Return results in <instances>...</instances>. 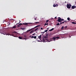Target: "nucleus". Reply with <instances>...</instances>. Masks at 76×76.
Returning a JSON list of instances; mask_svg holds the SVG:
<instances>
[{
	"label": "nucleus",
	"mask_w": 76,
	"mask_h": 76,
	"mask_svg": "<svg viewBox=\"0 0 76 76\" xmlns=\"http://www.w3.org/2000/svg\"><path fill=\"white\" fill-rule=\"evenodd\" d=\"M26 37V35L24 36V37Z\"/></svg>",
	"instance_id": "nucleus-45"
},
{
	"label": "nucleus",
	"mask_w": 76,
	"mask_h": 76,
	"mask_svg": "<svg viewBox=\"0 0 76 76\" xmlns=\"http://www.w3.org/2000/svg\"><path fill=\"white\" fill-rule=\"evenodd\" d=\"M45 32V31H44V32H41V33L42 34H43Z\"/></svg>",
	"instance_id": "nucleus-38"
},
{
	"label": "nucleus",
	"mask_w": 76,
	"mask_h": 76,
	"mask_svg": "<svg viewBox=\"0 0 76 76\" xmlns=\"http://www.w3.org/2000/svg\"><path fill=\"white\" fill-rule=\"evenodd\" d=\"M21 26V25H18V27H20V26Z\"/></svg>",
	"instance_id": "nucleus-32"
},
{
	"label": "nucleus",
	"mask_w": 76,
	"mask_h": 76,
	"mask_svg": "<svg viewBox=\"0 0 76 76\" xmlns=\"http://www.w3.org/2000/svg\"><path fill=\"white\" fill-rule=\"evenodd\" d=\"M50 41H53V39H51V40H50Z\"/></svg>",
	"instance_id": "nucleus-46"
},
{
	"label": "nucleus",
	"mask_w": 76,
	"mask_h": 76,
	"mask_svg": "<svg viewBox=\"0 0 76 76\" xmlns=\"http://www.w3.org/2000/svg\"><path fill=\"white\" fill-rule=\"evenodd\" d=\"M39 23V22H36L35 23H23V24L24 25H27L28 24H37V23Z\"/></svg>",
	"instance_id": "nucleus-1"
},
{
	"label": "nucleus",
	"mask_w": 76,
	"mask_h": 76,
	"mask_svg": "<svg viewBox=\"0 0 76 76\" xmlns=\"http://www.w3.org/2000/svg\"><path fill=\"white\" fill-rule=\"evenodd\" d=\"M37 28L36 26L35 27H34V28Z\"/></svg>",
	"instance_id": "nucleus-40"
},
{
	"label": "nucleus",
	"mask_w": 76,
	"mask_h": 76,
	"mask_svg": "<svg viewBox=\"0 0 76 76\" xmlns=\"http://www.w3.org/2000/svg\"><path fill=\"white\" fill-rule=\"evenodd\" d=\"M45 32H47L48 31V30H45Z\"/></svg>",
	"instance_id": "nucleus-33"
},
{
	"label": "nucleus",
	"mask_w": 76,
	"mask_h": 76,
	"mask_svg": "<svg viewBox=\"0 0 76 76\" xmlns=\"http://www.w3.org/2000/svg\"><path fill=\"white\" fill-rule=\"evenodd\" d=\"M72 24H76V23H75L74 22H72Z\"/></svg>",
	"instance_id": "nucleus-21"
},
{
	"label": "nucleus",
	"mask_w": 76,
	"mask_h": 76,
	"mask_svg": "<svg viewBox=\"0 0 76 76\" xmlns=\"http://www.w3.org/2000/svg\"><path fill=\"white\" fill-rule=\"evenodd\" d=\"M67 27V26H65V27H64V28H65V29Z\"/></svg>",
	"instance_id": "nucleus-30"
},
{
	"label": "nucleus",
	"mask_w": 76,
	"mask_h": 76,
	"mask_svg": "<svg viewBox=\"0 0 76 76\" xmlns=\"http://www.w3.org/2000/svg\"><path fill=\"white\" fill-rule=\"evenodd\" d=\"M60 25V24L59 23H57V24H56V25Z\"/></svg>",
	"instance_id": "nucleus-31"
},
{
	"label": "nucleus",
	"mask_w": 76,
	"mask_h": 76,
	"mask_svg": "<svg viewBox=\"0 0 76 76\" xmlns=\"http://www.w3.org/2000/svg\"><path fill=\"white\" fill-rule=\"evenodd\" d=\"M34 34H35V33H34V34H32V35H34Z\"/></svg>",
	"instance_id": "nucleus-43"
},
{
	"label": "nucleus",
	"mask_w": 76,
	"mask_h": 76,
	"mask_svg": "<svg viewBox=\"0 0 76 76\" xmlns=\"http://www.w3.org/2000/svg\"><path fill=\"white\" fill-rule=\"evenodd\" d=\"M34 30H33L31 31L30 32V34H31L32 33H33L34 32Z\"/></svg>",
	"instance_id": "nucleus-15"
},
{
	"label": "nucleus",
	"mask_w": 76,
	"mask_h": 76,
	"mask_svg": "<svg viewBox=\"0 0 76 76\" xmlns=\"http://www.w3.org/2000/svg\"><path fill=\"white\" fill-rule=\"evenodd\" d=\"M1 33V34H3L4 35H5L6 33L4 31H0V33Z\"/></svg>",
	"instance_id": "nucleus-6"
},
{
	"label": "nucleus",
	"mask_w": 76,
	"mask_h": 76,
	"mask_svg": "<svg viewBox=\"0 0 76 76\" xmlns=\"http://www.w3.org/2000/svg\"><path fill=\"white\" fill-rule=\"evenodd\" d=\"M41 29L42 30H43V28H42V27Z\"/></svg>",
	"instance_id": "nucleus-34"
},
{
	"label": "nucleus",
	"mask_w": 76,
	"mask_h": 76,
	"mask_svg": "<svg viewBox=\"0 0 76 76\" xmlns=\"http://www.w3.org/2000/svg\"><path fill=\"white\" fill-rule=\"evenodd\" d=\"M18 23L16 24V25H18Z\"/></svg>",
	"instance_id": "nucleus-52"
},
{
	"label": "nucleus",
	"mask_w": 76,
	"mask_h": 76,
	"mask_svg": "<svg viewBox=\"0 0 76 76\" xmlns=\"http://www.w3.org/2000/svg\"><path fill=\"white\" fill-rule=\"evenodd\" d=\"M71 6L72 5L70 4H68L66 5V7L68 9H70L71 8L70 7H71Z\"/></svg>",
	"instance_id": "nucleus-4"
},
{
	"label": "nucleus",
	"mask_w": 76,
	"mask_h": 76,
	"mask_svg": "<svg viewBox=\"0 0 76 76\" xmlns=\"http://www.w3.org/2000/svg\"><path fill=\"white\" fill-rule=\"evenodd\" d=\"M19 39H22V38L20 37H19Z\"/></svg>",
	"instance_id": "nucleus-22"
},
{
	"label": "nucleus",
	"mask_w": 76,
	"mask_h": 76,
	"mask_svg": "<svg viewBox=\"0 0 76 76\" xmlns=\"http://www.w3.org/2000/svg\"><path fill=\"white\" fill-rule=\"evenodd\" d=\"M55 19H57V18L56 17H55Z\"/></svg>",
	"instance_id": "nucleus-41"
},
{
	"label": "nucleus",
	"mask_w": 76,
	"mask_h": 76,
	"mask_svg": "<svg viewBox=\"0 0 76 76\" xmlns=\"http://www.w3.org/2000/svg\"><path fill=\"white\" fill-rule=\"evenodd\" d=\"M25 29V28H21V29L23 30Z\"/></svg>",
	"instance_id": "nucleus-17"
},
{
	"label": "nucleus",
	"mask_w": 76,
	"mask_h": 76,
	"mask_svg": "<svg viewBox=\"0 0 76 76\" xmlns=\"http://www.w3.org/2000/svg\"><path fill=\"white\" fill-rule=\"evenodd\" d=\"M37 27V28L39 27V26H40V25H38L37 26H36Z\"/></svg>",
	"instance_id": "nucleus-23"
},
{
	"label": "nucleus",
	"mask_w": 76,
	"mask_h": 76,
	"mask_svg": "<svg viewBox=\"0 0 76 76\" xmlns=\"http://www.w3.org/2000/svg\"><path fill=\"white\" fill-rule=\"evenodd\" d=\"M16 28V26H14L12 28V29H15V28Z\"/></svg>",
	"instance_id": "nucleus-16"
},
{
	"label": "nucleus",
	"mask_w": 76,
	"mask_h": 76,
	"mask_svg": "<svg viewBox=\"0 0 76 76\" xmlns=\"http://www.w3.org/2000/svg\"><path fill=\"white\" fill-rule=\"evenodd\" d=\"M38 28H37L36 29H35V30H34V31H37V30H38Z\"/></svg>",
	"instance_id": "nucleus-19"
},
{
	"label": "nucleus",
	"mask_w": 76,
	"mask_h": 76,
	"mask_svg": "<svg viewBox=\"0 0 76 76\" xmlns=\"http://www.w3.org/2000/svg\"><path fill=\"white\" fill-rule=\"evenodd\" d=\"M42 37V36L41 35H40L39 36H38V38H39V39H40L41 40V39Z\"/></svg>",
	"instance_id": "nucleus-11"
},
{
	"label": "nucleus",
	"mask_w": 76,
	"mask_h": 76,
	"mask_svg": "<svg viewBox=\"0 0 76 76\" xmlns=\"http://www.w3.org/2000/svg\"><path fill=\"white\" fill-rule=\"evenodd\" d=\"M64 28V26H63L61 27V30H62L63 28Z\"/></svg>",
	"instance_id": "nucleus-24"
},
{
	"label": "nucleus",
	"mask_w": 76,
	"mask_h": 76,
	"mask_svg": "<svg viewBox=\"0 0 76 76\" xmlns=\"http://www.w3.org/2000/svg\"><path fill=\"white\" fill-rule=\"evenodd\" d=\"M70 18H67V20H68L70 21L69 19H70Z\"/></svg>",
	"instance_id": "nucleus-25"
},
{
	"label": "nucleus",
	"mask_w": 76,
	"mask_h": 76,
	"mask_svg": "<svg viewBox=\"0 0 76 76\" xmlns=\"http://www.w3.org/2000/svg\"><path fill=\"white\" fill-rule=\"evenodd\" d=\"M42 39L43 40V42H46L47 41L48 42H50V40H48L47 39V40L44 39V37H42Z\"/></svg>",
	"instance_id": "nucleus-2"
},
{
	"label": "nucleus",
	"mask_w": 76,
	"mask_h": 76,
	"mask_svg": "<svg viewBox=\"0 0 76 76\" xmlns=\"http://www.w3.org/2000/svg\"><path fill=\"white\" fill-rule=\"evenodd\" d=\"M36 19H36V18H34V20H36Z\"/></svg>",
	"instance_id": "nucleus-44"
},
{
	"label": "nucleus",
	"mask_w": 76,
	"mask_h": 76,
	"mask_svg": "<svg viewBox=\"0 0 76 76\" xmlns=\"http://www.w3.org/2000/svg\"><path fill=\"white\" fill-rule=\"evenodd\" d=\"M24 39H25L26 40L27 38H24Z\"/></svg>",
	"instance_id": "nucleus-39"
},
{
	"label": "nucleus",
	"mask_w": 76,
	"mask_h": 76,
	"mask_svg": "<svg viewBox=\"0 0 76 76\" xmlns=\"http://www.w3.org/2000/svg\"><path fill=\"white\" fill-rule=\"evenodd\" d=\"M31 37L29 36V37Z\"/></svg>",
	"instance_id": "nucleus-51"
},
{
	"label": "nucleus",
	"mask_w": 76,
	"mask_h": 76,
	"mask_svg": "<svg viewBox=\"0 0 76 76\" xmlns=\"http://www.w3.org/2000/svg\"><path fill=\"white\" fill-rule=\"evenodd\" d=\"M4 21H5V20H4V21H3V23H4Z\"/></svg>",
	"instance_id": "nucleus-47"
},
{
	"label": "nucleus",
	"mask_w": 76,
	"mask_h": 76,
	"mask_svg": "<svg viewBox=\"0 0 76 76\" xmlns=\"http://www.w3.org/2000/svg\"><path fill=\"white\" fill-rule=\"evenodd\" d=\"M76 8V6H75V5H73L72 6V7H71V8L73 9H74L75 8Z\"/></svg>",
	"instance_id": "nucleus-7"
},
{
	"label": "nucleus",
	"mask_w": 76,
	"mask_h": 76,
	"mask_svg": "<svg viewBox=\"0 0 76 76\" xmlns=\"http://www.w3.org/2000/svg\"><path fill=\"white\" fill-rule=\"evenodd\" d=\"M31 31V30H27V32H30Z\"/></svg>",
	"instance_id": "nucleus-20"
},
{
	"label": "nucleus",
	"mask_w": 76,
	"mask_h": 76,
	"mask_svg": "<svg viewBox=\"0 0 76 76\" xmlns=\"http://www.w3.org/2000/svg\"><path fill=\"white\" fill-rule=\"evenodd\" d=\"M48 29V28H47V29Z\"/></svg>",
	"instance_id": "nucleus-53"
},
{
	"label": "nucleus",
	"mask_w": 76,
	"mask_h": 76,
	"mask_svg": "<svg viewBox=\"0 0 76 76\" xmlns=\"http://www.w3.org/2000/svg\"><path fill=\"white\" fill-rule=\"evenodd\" d=\"M58 22H62L63 20H64V19H61L60 17H58Z\"/></svg>",
	"instance_id": "nucleus-3"
},
{
	"label": "nucleus",
	"mask_w": 76,
	"mask_h": 76,
	"mask_svg": "<svg viewBox=\"0 0 76 76\" xmlns=\"http://www.w3.org/2000/svg\"><path fill=\"white\" fill-rule=\"evenodd\" d=\"M48 37L47 36H45L44 37V39H45V40H47V39H48Z\"/></svg>",
	"instance_id": "nucleus-8"
},
{
	"label": "nucleus",
	"mask_w": 76,
	"mask_h": 76,
	"mask_svg": "<svg viewBox=\"0 0 76 76\" xmlns=\"http://www.w3.org/2000/svg\"><path fill=\"white\" fill-rule=\"evenodd\" d=\"M12 33L16 34L17 33V32L14 31H13Z\"/></svg>",
	"instance_id": "nucleus-14"
},
{
	"label": "nucleus",
	"mask_w": 76,
	"mask_h": 76,
	"mask_svg": "<svg viewBox=\"0 0 76 76\" xmlns=\"http://www.w3.org/2000/svg\"><path fill=\"white\" fill-rule=\"evenodd\" d=\"M13 20V19H11L10 20Z\"/></svg>",
	"instance_id": "nucleus-42"
},
{
	"label": "nucleus",
	"mask_w": 76,
	"mask_h": 76,
	"mask_svg": "<svg viewBox=\"0 0 76 76\" xmlns=\"http://www.w3.org/2000/svg\"><path fill=\"white\" fill-rule=\"evenodd\" d=\"M35 29V28H33L31 29H30V30H33V29Z\"/></svg>",
	"instance_id": "nucleus-28"
},
{
	"label": "nucleus",
	"mask_w": 76,
	"mask_h": 76,
	"mask_svg": "<svg viewBox=\"0 0 76 76\" xmlns=\"http://www.w3.org/2000/svg\"><path fill=\"white\" fill-rule=\"evenodd\" d=\"M34 39H36L37 38V37L36 36H34Z\"/></svg>",
	"instance_id": "nucleus-29"
},
{
	"label": "nucleus",
	"mask_w": 76,
	"mask_h": 76,
	"mask_svg": "<svg viewBox=\"0 0 76 76\" xmlns=\"http://www.w3.org/2000/svg\"><path fill=\"white\" fill-rule=\"evenodd\" d=\"M48 25V23H45V24H44V26H46V25Z\"/></svg>",
	"instance_id": "nucleus-18"
},
{
	"label": "nucleus",
	"mask_w": 76,
	"mask_h": 76,
	"mask_svg": "<svg viewBox=\"0 0 76 76\" xmlns=\"http://www.w3.org/2000/svg\"><path fill=\"white\" fill-rule=\"evenodd\" d=\"M7 35H10L11 36H12L13 37H15L14 36H13V34H7Z\"/></svg>",
	"instance_id": "nucleus-9"
},
{
	"label": "nucleus",
	"mask_w": 76,
	"mask_h": 76,
	"mask_svg": "<svg viewBox=\"0 0 76 76\" xmlns=\"http://www.w3.org/2000/svg\"><path fill=\"white\" fill-rule=\"evenodd\" d=\"M59 39V37H53L52 38V39H54L53 40L55 41L56 39Z\"/></svg>",
	"instance_id": "nucleus-5"
},
{
	"label": "nucleus",
	"mask_w": 76,
	"mask_h": 76,
	"mask_svg": "<svg viewBox=\"0 0 76 76\" xmlns=\"http://www.w3.org/2000/svg\"><path fill=\"white\" fill-rule=\"evenodd\" d=\"M34 37L33 36H32L31 37V38H34Z\"/></svg>",
	"instance_id": "nucleus-36"
},
{
	"label": "nucleus",
	"mask_w": 76,
	"mask_h": 76,
	"mask_svg": "<svg viewBox=\"0 0 76 76\" xmlns=\"http://www.w3.org/2000/svg\"><path fill=\"white\" fill-rule=\"evenodd\" d=\"M51 19H53V18H52Z\"/></svg>",
	"instance_id": "nucleus-50"
},
{
	"label": "nucleus",
	"mask_w": 76,
	"mask_h": 76,
	"mask_svg": "<svg viewBox=\"0 0 76 76\" xmlns=\"http://www.w3.org/2000/svg\"><path fill=\"white\" fill-rule=\"evenodd\" d=\"M10 23H9V25H8V26L10 25Z\"/></svg>",
	"instance_id": "nucleus-49"
},
{
	"label": "nucleus",
	"mask_w": 76,
	"mask_h": 76,
	"mask_svg": "<svg viewBox=\"0 0 76 76\" xmlns=\"http://www.w3.org/2000/svg\"><path fill=\"white\" fill-rule=\"evenodd\" d=\"M64 23V22H60V23H59V24L61 25L62 24Z\"/></svg>",
	"instance_id": "nucleus-13"
},
{
	"label": "nucleus",
	"mask_w": 76,
	"mask_h": 76,
	"mask_svg": "<svg viewBox=\"0 0 76 76\" xmlns=\"http://www.w3.org/2000/svg\"><path fill=\"white\" fill-rule=\"evenodd\" d=\"M20 23H18V24H19V23H20Z\"/></svg>",
	"instance_id": "nucleus-48"
},
{
	"label": "nucleus",
	"mask_w": 76,
	"mask_h": 76,
	"mask_svg": "<svg viewBox=\"0 0 76 76\" xmlns=\"http://www.w3.org/2000/svg\"><path fill=\"white\" fill-rule=\"evenodd\" d=\"M54 30V28H52V29L49 30V31H53Z\"/></svg>",
	"instance_id": "nucleus-12"
},
{
	"label": "nucleus",
	"mask_w": 76,
	"mask_h": 76,
	"mask_svg": "<svg viewBox=\"0 0 76 76\" xmlns=\"http://www.w3.org/2000/svg\"><path fill=\"white\" fill-rule=\"evenodd\" d=\"M49 21V20H47L46 21V23H47Z\"/></svg>",
	"instance_id": "nucleus-26"
},
{
	"label": "nucleus",
	"mask_w": 76,
	"mask_h": 76,
	"mask_svg": "<svg viewBox=\"0 0 76 76\" xmlns=\"http://www.w3.org/2000/svg\"><path fill=\"white\" fill-rule=\"evenodd\" d=\"M58 4H56V5L54 4V5H53V7H56H56H58Z\"/></svg>",
	"instance_id": "nucleus-10"
},
{
	"label": "nucleus",
	"mask_w": 76,
	"mask_h": 76,
	"mask_svg": "<svg viewBox=\"0 0 76 76\" xmlns=\"http://www.w3.org/2000/svg\"><path fill=\"white\" fill-rule=\"evenodd\" d=\"M64 22H66V23H67V22L66 21V20H65V21H64Z\"/></svg>",
	"instance_id": "nucleus-35"
},
{
	"label": "nucleus",
	"mask_w": 76,
	"mask_h": 76,
	"mask_svg": "<svg viewBox=\"0 0 76 76\" xmlns=\"http://www.w3.org/2000/svg\"><path fill=\"white\" fill-rule=\"evenodd\" d=\"M19 25H22V23H20V24H19Z\"/></svg>",
	"instance_id": "nucleus-37"
},
{
	"label": "nucleus",
	"mask_w": 76,
	"mask_h": 76,
	"mask_svg": "<svg viewBox=\"0 0 76 76\" xmlns=\"http://www.w3.org/2000/svg\"><path fill=\"white\" fill-rule=\"evenodd\" d=\"M48 34H46V37H48Z\"/></svg>",
	"instance_id": "nucleus-27"
},
{
	"label": "nucleus",
	"mask_w": 76,
	"mask_h": 76,
	"mask_svg": "<svg viewBox=\"0 0 76 76\" xmlns=\"http://www.w3.org/2000/svg\"><path fill=\"white\" fill-rule=\"evenodd\" d=\"M38 42H39V40H38Z\"/></svg>",
	"instance_id": "nucleus-54"
}]
</instances>
